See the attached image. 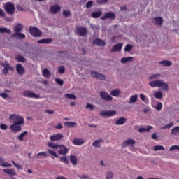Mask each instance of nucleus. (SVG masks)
<instances>
[{
    "label": "nucleus",
    "mask_w": 179,
    "mask_h": 179,
    "mask_svg": "<svg viewBox=\"0 0 179 179\" xmlns=\"http://www.w3.org/2000/svg\"><path fill=\"white\" fill-rule=\"evenodd\" d=\"M9 120L13 124L10 126V129L14 134H17L22 131V127L24 125V118L20 115L12 114L9 116Z\"/></svg>",
    "instance_id": "nucleus-1"
},
{
    "label": "nucleus",
    "mask_w": 179,
    "mask_h": 179,
    "mask_svg": "<svg viewBox=\"0 0 179 179\" xmlns=\"http://www.w3.org/2000/svg\"><path fill=\"white\" fill-rule=\"evenodd\" d=\"M149 85L151 87H162L163 90H166V92L169 91V85L166 83L162 81V80L151 81Z\"/></svg>",
    "instance_id": "nucleus-2"
},
{
    "label": "nucleus",
    "mask_w": 179,
    "mask_h": 179,
    "mask_svg": "<svg viewBox=\"0 0 179 179\" xmlns=\"http://www.w3.org/2000/svg\"><path fill=\"white\" fill-rule=\"evenodd\" d=\"M22 95L24 97H28L29 99H41V96H40L39 94H37L33 92V91H30V90H24L22 92Z\"/></svg>",
    "instance_id": "nucleus-3"
},
{
    "label": "nucleus",
    "mask_w": 179,
    "mask_h": 179,
    "mask_svg": "<svg viewBox=\"0 0 179 179\" xmlns=\"http://www.w3.org/2000/svg\"><path fill=\"white\" fill-rule=\"evenodd\" d=\"M29 31L33 37H41V34H43V32H41L38 28L35 27H29Z\"/></svg>",
    "instance_id": "nucleus-4"
},
{
    "label": "nucleus",
    "mask_w": 179,
    "mask_h": 179,
    "mask_svg": "<svg viewBox=\"0 0 179 179\" xmlns=\"http://www.w3.org/2000/svg\"><path fill=\"white\" fill-rule=\"evenodd\" d=\"M5 10L8 15L15 14V5L10 2H7L5 4Z\"/></svg>",
    "instance_id": "nucleus-5"
},
{
    "label": "nucleus",
    "mask_w": 179,
    "mask_h": 179,
    "mask_svg": "<svg viewBox=\"0 0 179 179\" xmlns=\"http://www.w3.org/2000/svg\"><path fill=\"white\" fill-rule=\"evenodd\" d=\"M99 97L101 100H103V101H113V96H110L107 92L101 91L99 93Z\"/></svg>",
    "instance_id": "nucleus-6"
},
{
    "label": "nucleus",
    "mask_w": 179,
    "mask_h": 179,
    "mask_svg": "<svg viewBox=\"0 0 179 179\" xmlns=\"http://www.w3.org/2000/svg\"><path fill=\"white\" fill-rule=\"evenodd\" d=\"M107 19H110L114 20L115 19V14L111 11L105 13L102 17H101V20H107Z\"/></svg>",
    "instance_id": "nucleus-7"
},
{
    "label": "nucleus",
    "mask_w": 179,
    "mask_h": 179,
    "mask_svg": "<svg viewBox=\"0 0 179 179\" xmlns=\"http://www.w3.org/2000/svg\"><path fill=\"white\" fill-rule=\"evenodd\" d=\"M77 34H78V36H80L81 37H85V36H86V34H87V29L86 27H77L76 28Z\"/></svg>",
    "instance_id": "nucleus-8"
},
{
    "label": "nucleus",
    "mask_w": 179,
    "mask_h": 179,
    "mask_svg": "<svg viewBox=\"0 0 179 179\" xmlns=\"http://www.w3.org/2000/svg\"><path fill=\"white\" fill-rule=\"evenodd\" d=\"M117 115V111L115 110H103L100 113L101 117H114Z\"/></svg>",
    "instance_id": "nucleus-9"
},
{
    "label": "nucleus",
    "mask_w": 179,
    "mask_h": 179,
    "mask_svg": "<svg viewBox=\"0 0 179 179\" xmlns=\"http://www.w3.org/2000/svg\"><path fill=\"white\" fill-rule=\"evenodd\" d=\"M58 149L59 150H58L57 153L59 155H62L63 156L68 155V152H69V149L66 148L64 144L59 145Z\"/></svg>",
    "instance_id": "nucleus-10"
},
{
    "label": "nucleus",
    "mask_w": 179,
    "mask_h": 179,
    "mask_svg": "<svg viewBox=\"0 0 179 179\" xmlns=\"http://www.w3.org/2000/svg\"><path fill=\"white\" fill-rule=\"evenodd\" d=\"M1 66H3V68H4L3 69V73H4V75L6 76V75H8L9 71H13V67L10 66V64H9V63H4V64H1Z\"/></svg>",
    "instance_id": "nucleus-11"
},
{
    "label": "nucleus",
    "mask_w": 179,
    "mask_h": 179,
    "mask_svg": "<svg viewBox=\"0 0 179 179\" xmlns=\"http://www.w3.org/2000/svg\"><path fill=\"white\" fill-rule=\"evenodd\" d=\"M91 76L96 78V79H99L100 80H106V76L99 72L92 71Z\"/></svg>",
    "instance_id": "nucleus-12"
},
{
    "label": "nucleus",
    "mask_w": 179,
    "mask_h": 179,
    "mask_svg": "<svg viewBox=\"0 0 179 179\" xmlns=\"http://www.w3.org/2000/svg\"><path fill=\"white\" fill-rule=\"evenodd\" d=\"M60 10L61 6H59L58 4L53 5L50 8V12L52 15H57Z\"/></svg>",
    "instance_id": "nucleus-13"
},
{
    "label": "nucleus",
    "mask_w": 179,
    "mask_h": 179,
    "mask_svg": "<svg viewBox=\"0 0 179 179\" xmlns=\"http://www.w3.org/2000/svg\"><path fill=\"white\" fill-rule=\"evenodd\" d=\"M62 138H64V135H62V134H56L50 136V140L54 142L55 141H61Z\"/></svg>",
    "instance_id": "nucleus-14"
},
{
    "label": "nucleus",
    "mask_w": 179,
    "mask_h": 179,
    "mask_svg": "<svg viewBox=\"0 0 179 179\" xmlns=\"http://www.w3.org/2000/svg\"><path fill=\"white\" fill-rule=\"evenodd\" d=\"M16 71H17V73H18V75H24V73L26 72V71L24 70V68L20 64H17Z\"/></svg>",
    "instance_id": "nucleus-15"
},
{
    "label": "nucleus",
    "mask_w": 179,
    "mask_h": 179,
    "mask_svg": "<svg viewBox=\"0 0 179 179\" xmlns=\"http://www.w3.org/2000/svg\"><path fill=\"white\" fill-rule=\"evenodd\" d=\"M93 44L94 45H98L99 47H104V45H106V41L96 38L93 41Z\"/></svg>",
    "instance_id": "nucleus-16"
},
{
    "label": "nucleus",
    "mask_w": 179,
    "mask_h": 179,
    "mask_svg": "<svg viewBox=\"0 0 179 179\" xmlns=\"http://www.w3.org/2000/svg\"><path fill=\"white\" fill-rule=\"evenodd\" d=\"M152 22L156 24V26H162V24H163V17H155L152 19Z\"/></svg>",
    "instance_id": "nucleus-17"
},
{
    "label": "nucleus",
    "mask_w": 179,
    "mask_h": 179,
    "mask_svg": "<svg viewBox=\"0 0 179 179\" xmlns=\"http://www.w3.org/2000/svg\"><path fill=\"white\" fill-rule=\"evenodd\" d=\"M122 50V43H117L110 50V52H117L118 51H121Z\"/></svg>",
    "instance_id": "nucleus-18"
},
{
    "label": "nucleus",
    "mask_w": 179,
    "mask_h": 179,
    "mask_svg": "<svg viewBox=\"0 0 179 179\" xmlns=\"http://www.w3.org/2000/svg\"><path fill=\"white\" fill-rule=\"evenodd\" d=\"M11 37H14L15 38H20V40H24V38H26V35H24L23 33L17 32L13 34Z\"/></svg>",
    "instance_id": "nucleus-19"
},
{
    "label": "nucleus",
    "mask_w": 179,
    "mask_h": 179,
    "mask_svg": "<svg viewBox=\"0 0 179 179\" xmlns=\"http://www.w3.org/2000/svg\"><path fill=\"white\" fill-rule=\"evenodd\" d=\"M21 31H23V24L20 23H17L14 27V32L15 33H20Z\"/></svg>",
    "instance_id": "nucleus-20"
},
{
    "label": "nucleus",
    "mask_w": 179,
    "mask_h": 179,
    "mask_svg": "<svg viewBox=\"0 0 179 179\" xmlns=\"http://www.w3.org/2000/svg\"><path fill=\"white\" fill-rule=\"evenodd\" d=\"M103 15L102 10L94 11L92 13L91 16L93 19H99Z\"/></svg>",
    "instance_id": "nucleus-21"
},
{
    "label": "nucleus",
    "mask_w": 179,
    "mask_h": 179,
    "mask_svg": "<svg viewBox=\"0 0 179 179\" xmlns=\"http://www.w3.org/2000/svg\"><path fill=\"white\" fill-rule=\"evenodd\" d=\"M37 43L38 44H50V43H52V38L40 39Z\"/></svg>",
    "instance_id": "nucleus-22"
},
{
    "label": "nucleus",
    "mask_w": 179,
    "mask_h": 179,
    "mask_svg": "<svg viewBox=\"0 0 179 179\" xmlns=\"http://www.w3.org/2000/svg\"><path fill=\"white\" fill-rule=\"evenodd\" d=\"M0 166L1 167H12V164L8 162H5V159H3L2 157H0Z\"/></svg>",
    "instance_id": "nucleus-23"
},
{
    "label": "nucleus",
    "mask_w": 179,
    "mask_h": 179,
    "mask_svg": "<svg viewBox=\"0 0 179 179\" xmlns=\"http://www.w3.org/2000/svg\"><path fill=\"white\" fill-rule=\"evenodd\" d=\"M3 173L8 176H16V171L14 169H3Z\"/></svg>",
    "instance_id": "nucleus-24"
},
{
    "label": "nucleus",
    "mask_w": 179,
    "mask_h": 179,
    "mask_svg": "<svg viewBox=\"0 0 179 179\" xmlns=\"http://www.w3.org/2000/svg\"><path fill=\"white\" fill-rule=\"evenodd\" d=\"M150 129H153V127L147 126V128L140 127L138 129V132H140V134H143V132H149V131H150Z\"/></svg>",
    "instance_id": "nucleus-25"
},
{
    "label": "nucleus",
    "mask_w": 179,
    "mask_h": 179,
    "mask_svg": "<svg viewBox=\"0 0 179 179\" xmlns=\"http://www.w3.org/2000/svg\"><path fill=\"white\" fill-rule=\"evenodd\" d=\"M127 122V118L125 117H120L115 121L116 125H124Z\"/></svg>",
    "instance_id": "nucleus-26"
},
{
    "label": "nucleus",
    "mask_w": 179,
    "mask_h": 179,
    "mask_svg": "<svg viewBox=\"0 0 179 179\" xmlns=\"http://www.w3.org/2000/svg\"><path fill=\"white\" fill-rule=\"evenodd\" d=\"M73 145H76L77 146H80V145H83V143H85V141L81 138H75L73 141Z\"/></svg>",
    "instance_id": "nucleus-27"
},
{
    "label": "nucleus",
    "mask_w": 179,
    "mask_h": 179,
    "mask_svg": "<svg viewBox=\"0 0 179 179\" xmlns=\"http://www.w3.org/2000/svg\"><path fill=\"white\" fill-rule=\"evenodd\" d=\"M131 61H134V57H122L121 59L120 62L122 64H127V62H131Z\"/></svg>",
    "instance_id": "nucleus-28"
},
{
    "label": "nucleus",
    "mask_w": 179,
    "mask_h": 179,
    "mask_svg": "<svg viewBox=\"0 0 179 179\" xmlns=\"http://www.w3.org/2000/svg\"><path fill=\"white\" fill-rule=\"evenodd\" d=\"M42 75L45 78H51V72L48 69H44L42 71Z\"/></svg>",
    "instance_id": "nucleus-29"
},
{
    "label": "nucleus",
    "mask_w": 179,
    "mask_h": 179,
    "mask_svg": "<svg viewBox=\"0 0 179 179\" xmlns=\"http://www.w3.org/2000/svg\"><path fill=\"white\" fill-rule=\"evenodd\" d=\"M65 127H67V128H74V127H76L78 124H76L75 122H64Z\"/></svg>",
    "instance_id": "nucleus-30"
},
{
    "label": "nucleus",
    "mask_w": 179,
    "mask_h": 179,
    "mask_svg": "<svg viewBox=\"0 0 179 179\" xmlns=\"http://www.w3.org/2000/svg\"><path fill=\"white\" fill-rule=\"evenodd\" d=\"M129 145H131V146H134L135 145V140L133 139H128L124 141L123 143V146H128Z\"/></svg>",
    "instance_id": "nucleus-31"
},
{
    "label": "nucleus",
    "mask_w": 179,
    "mask_h": 179,
    "mask_svg": "<svg viewBox=\"0 0 179 179\" xmlns=\"http://www.w3.org/2000/svg\"><path fill=\"white\" fill-rule=\"evenodd\" d=\"M70 161L73 164V166H76L78 164V158L75 155H70Z\"/></svg>",
    "instance_id": "nucleus-32"
},
{
    "label": "nucleus",
    "mask_w": 179,
    "mask_h": 179,
    "mask_svg": "<svg viewBox=\"0 0 179 179\" xmlns=\"http://www.w3.org/2000/svg\"><path fill=\"white\" fill-rule=\"evenodd\" d=\"M136 101H138V94L132 95L130 97L129 104H131V103H136Z\"/></svg>",
    "instance_id": "nucleus-33"
},
{
    "label": "nucleus",
    "mask_w": 179,
    "mask_h": 179,
    "mask_svg": "<svg viewBox=\"0 0 179 179\" xmlns=\"http://www.w3.org/2000/svg\"><path fill=\"white\" fill-rule=\"evenodd\" d=\"M16 61L18 62H26V58L22 56L21 55H18L15 57Z\"/></svg>",
    "instance_id": "nucleus-34"
},
{
    "label": "nucleus",
    "mask_w": 179,
    "mask_h": 179,
    "mask_svg": "<svg viewBox=\"0 0 179 179\" xmlns=\"http://www.w3.org/2000/svg\"><path fill=\"white\" fill-rule=\"evenodd\" d=\"M154 97L158 99V100H162V99H163V93L157 91L154 94Z\"/></svg>",
    "instance_id": "nucleus-35"
},
{
    "label": "nucleus",
    "mask_w": 179,
    "mask_h": 179,
    "mask_svg": "<svg viewBox=\"0 0 179 179\" xmlns=\"http://www.w3.org/2000/svg\"><path fill=\"white\" fill-rule=\"evenodd\" d=\"M160 65H164V66H171V62L168 60H163L159 62Z\"/></svg>",
    "instance_id": "nucleus-36"
},
{
    "label": "nucleus",
    "mask_w": 179,
    "mask_h": 179,
    "mask_svg": "<svg viewBox=\"0 0 179 179\" xmlns=\"http://www.w3.org/2000/svg\"><path fill=\"white\" fill-rule=\"evenodd\" d=\"M64 97H66V99H69V100H76V96L73 94H66Z\"/></svg>",
    "instance_id": "nucleus-37"
},
{
    "label": "nucleus",
    "mask_w": 179,
    "mask_h": 179,
    "mask_svg": "<svg viewBox=\"0 0 179 179\" xmlns=\"http://www.w3.org/2000/svg\"><path fill=\"white\" fill-rule=\"evenodd\" d=\"M48 148H52V149H58L59 148V145L58 144H54L52 142L48 143Z\"/></svg>",
    "instance_id": "nucleus-38"
},
{
    "label": "nucleus",
    "mask_w": 179,
    "mask_h": 179,
    "mask_svg": "<svg viewBox=\"0 0 179 179\" xmlns=\"http://www.w3.org/2000/svg\"><path fill=\"white\" fill-rule=\"evenodd\" d=\"M110 94H111V96H119L120 95V90H118V89L113 90L110 92Z\"/></svg>",
    "instance_id": "nucleus-39"
},
{
    "label": "nucleus",
    "mask_w": 179,
    "mask_h": 179,
    "mask_svg": "<svg viewBox=\"0 0 179 179\" xmlns=\"http://www.w3.org/2000/svg\"><path fill=\"white\" fill-rule=\"evenodd\" d=\"M0 33H1L2 34L3 33H6L7 34H10L12 33V31H10V29H7L6 28L0 27Z\"/></svg>",
    "instance_id": "nucleus-40"
},
{
    "label": "nucleus",
    "mask_w": 179,
    "mask_h": 179,
    "mask_svg": "<svg viewBox=\"0 0 179 179\" xmlns=\"http://www.w3.org/2000/svg\"><path fill=\"white\" fill-rule=\"evenodd\" d=\"M26 135H27V131H23L22 133H21L17 137L18 141H23V138H24V136H26Z\"/></svg>",
    "instance_id": "nucleus-41"
},
{
    "label": "nucleus",
    "mask_w": 179,
    "mask_h": 179,
    "mask_svg": "<svg viewBox=\"0 0 179 179\" xmlns=\"http://www.w3.org/2000/svg\"><path fill=\"white\" fill-rule=\"evenodd\" d=\"M102 141H103L102 139L95 140V141L92 143V146H94V148L99 147V145H100V143H101Z\"/></svg>",
    "instance_id": "nucleus-42"
},
{
    "label": "nucleus",
    "mask_w": 179,
    "mask_h": 179,
    "mask_svg": "<svg viewBox=\"0 0 179 179\" xmlns=\"http://www.w3.org/2000/svg\"><path fill=\"white\" fill-rule=\"evenodd\" d=\"M173 127H174V122H171L169 124L165 125V126L161 127V129H170V128H171Z\"/></svg>",
    "instance_id": "nucleus-43"
},
{
    "label": "nucleus",
    "mask_w": 179,
    "mask_h": 179,
    "mask_svg": "<svg viewBox=\"0 0 179 179\" xmlns=\"http://www.w3.org/2000/svg\"><path fill=\"white\" fill-rule=\"evenodd\" d=\"M60 162H64L65 164H69V162L68 161V157L66 156H62L59 158Z\"/></svg>",
    "instance_id": "nucleus-44"
},
{
    "label": "nucleus",
    "mask_w": 179,
    "mask_h": 179,
    "mask_svg": "<svg viewBox=\"0 0 179 179\" xmlns=\"http://www.w3.org/2000/svg\"><path fill=\"white\" fill-rule=\"evenodd\" d=\"M162 108H163V103H162V102H158L155 106V110H157V111H162Z\"/></svg>",
    "instance_id": "nucleus-45"
},
{
    "label": "nucleus",
    "mask_w": 179,
    "mask_h": 179,
    "mask_svg": "<svg viewBox=\"0 0 179 179\" xmlns=\"http://www.w3.org/2000/svg\"><path fill=\"white\" fill-rule=\"evenodd\" d=\"M155 152H157L159 150H164V147L163 145H155L154 146Z\"/></svg>",
    "instance_id": "nucleus-46"
},
{
    "label": "nucleus",
    "mask_w": 179,
    "mask_h": 179,
    "mask_svg": "<svg viewBox=\"0 0 179 179\" xmlns=\"http://www.w3.org/2000/svg\"><path fill=\"white\" fill-rule=\"evenodd\" d=\"M48 153H50V155H52V156H54V157H56L57 159H58V157H59V156L58 155H57V152H55V151H54V150L48 149Z\"/></svg>",
    "instance_id": "nucleus-47"
},
{
    "label": "nucleus",
    "mask_w": 179,
    "mask_h": 179,
    "mask_svg": "<svg viewBox=\"0 0 179 179\" xmlns=\"http://www.w3.org/2000/svg\"><path fill=\"white\" fill-rule=\"evenodd\" d=\"M171 134L173 135H177V134H179V126L172 129Z\"/></svg>",
    "instance_id": "nucleus-48"
},
{
    "label": "nucleus",
    "mask_w": 179,
    "mask_h": 179,
    "mask_svg": "<svg viewBox=\"0 0 179 179\" xmlns=\"http://www.w3.org/2000/svg\"><path fill=\"white\" fill-rule=\"evenodd\" d=\"M106 177L107 179H111L113 177H114V173L111 171L107 172L106 173Z\"/></svg>",
    "instance_id": "nucleus-49"
},
{
    "label": "nucleus",
    "mask_w": 179,
    "mask_h": 179,
    "mask_svg": "<svg viewBox=\"0 0 179 179\" xmlns=\"http://www.w3.org/2000/svg\"><path fill=\"white\" fill-rule=\"evenodd\" d=\"M132 48V45L127 44L124 48V51H126L127 52H129V51H131Z\"/></svg>",
    "instance_id": "nucleus-50"
},
{
    "label": "nucleus",
    "mask_w": 179,
    "mask_h": 179,
    "mask_svg": "<svg viewBox=\"0 0 179 179\" xmlns=\"http://www.w3.org/2000/svg\"><path fill=\"white\" fill-rule=\"evenodd\" d=\"M55 81L56 83H58V85H60V86H62L64 85V80L61 78H55Z\"/></svg>",
    "instance_id": "nucleus-51"
},
{
    "label": "nucleus",
    "mask_w": 179,
    "mask_h": 179,
    "mask_svg": "<svg viewBox=\"0 0 179 179\" xmlns=\"http://www.w3.org/2000/svg\"><path fill=\"white\" fill-rule=\"evenodd\" d=\"M63 16H64L65 17H69V16H71V11L69 10L63 11Z\"/></svg>",
    "instance_id": "nucleus-52"
},
{
    "label": "nucleus",
    "mask_w": 179,
    "mask_h": 179,
    "mask_svg": "<svg viewBox=\"0 0 179 179\" xmlns=\"http://www.w3.org/2000/svg\"><path fill=\"white\" fill-rule=\"evenodd\" d=\"M98 5H104V3H107L108 0H96Z\"/></svg>",
    "instance_id": "nucleus-53"
},
{
    "label": "nucleus",
    "mask_w": 179,
    "mask_h": 179,
    "mask_svg": "<svg viewBox=\"0 0 179 179\" xmlns=\"http://www.w3.org/2000/svg\"><path fill=\"white\" fill-rule=\"evenodd\" d=\"M173 150H178L179 151V146L178 145H173L169 148L170 152H173Z\"/></svg>",
    "instance_id": "nucleus-54"
},
{
    "label": "nucleus",
    "mask_w": 179,
    "mask_h": 179,
    "mask_svg": "<svg viewBox=\"0 0 179 179\" xmlns=\"http://www.w3.org/2000/svg\"><path fill=\"white\" fill-rule=\"evenodd\" d=\"M86 108H90V111H93V110H94V105H92L90 103H87Z\"/></svg>",
    "instance_id": "nucleus-55"
},
{
    "label": "nucleus",
    "mask_w": 179,
    "mask_h": 179,
    "mask_svg": "<svg viewBox=\"0 0 179 179\" xmlns=\"http://www.w3.org/2000/svg\"><path fill=\"white\" fill-rule=\"evenodd\" d=\"M40 156H45V157H47V156H48V155H47V152H38L37 155H36V157H38Z\"/></svg>",
    "instance_id": "nucleus-56"
},
{
    "label": "nucleus",
    "mask_w": 179,
    "mask_h": 179,
    "mask_svg": "<svg viewBox=\"0 0 179 179\" xmlns=\"http://www.w3.org/2000/svg\"><path fill=\"white\" fill-rule=\"evenodd\" d=\"M86 8L87 9H90V8L91 6H93V1H89L87 3H86Z\"/></svg>",
    "instance_id": "nucleus-57"
},
{
    "label": "nucleus",
    "mask_w": 179,
    "mask_h": 179,
    "mask_svg": "<svg viewBox=\"0 0 179 179\" xmlns=\"http://www.w3.org/2000/svg\"><path fill=\"white\" fill-rule=\"evenodd\" d=\"M0 128L3 131H6V129H8V125H6V124H0Z\"/></svg>",
    "instance_id": "nucleus-58"
},
{
    "label": "nucleus",
    "mask_w": 179,
    "mask_h": 179,
    "mask_svg": "<svg viewBox=\"0 0 179 179\" xmlns=\"http://www.w3.org/2000/svg\"><path fill=\"white\" fill-rule=\"evenodd\" d=\"M140 99L142 100V101H146L148 100V98H146V96L143 94H140Z\"/></svg>",
    "instance_id": "nucleus-59"
},
{
    "label": "nucleus",
    "mask_w": 179,
    "mask_h": 179,
    "mask_svg": "<svg viewBox=\"0 0 179 179\" xmlns=\"http://www.w3.org/2000/svg\"><path fill=\"white\" fill-rule=\"evenodd\" d=\"M59 73H64V72H65V67H64L63 66H60L59 68Z\"/></svg>",
    "instance_id": "nucleus-60"
},
{
    "label": "nucleus",
    "mask_w": 179,
    "mask_h": 179,
    "mask_svg": "<svg viewBox=\"0 0 179 179\" xmlns=\"http://www.w3.org/2000/svg\"><path fill=\"white\" fill-rule=\"evenodd\" d=\"M160 76V74H153L150 77V79H157Z\"/></svg>",
    "instance_id": "nucleus-61"
},
{
    "label": "nucleus",
    "mask_w": 179,
    "mask_h": 179,
    "mask_svg": "<svg viewBox=\"0 0 179 179\" xmlns=\"http://www.w3.org/2000/svg\"><path fill=\"white\" fill-rule=\"evenodd\" d=\"M81 179H90V177L87 175H81L79 176Z\"/></svg>",
    "instance_id": "nucleus-62"
},
{
    "label": "nucleus",
    "mask_w": 179,
    "mask_h": 179,
    "mask_svg": "<svg viewBox=\"0 0 179 179\" xmlns=\"http://www.w3.org/2000/svg\"><path fill=\"white\" fill-rule=\"evenodd\" d=\"M0 96L3 97V99H6V97H8V94H6L5 92H2L0 94Z\"/></svg>",
    "instance_id": "nucleus-63"
},
{
    "label": "nucleus",
    "mask_w": 179,
    "mask_h": 179,
    "mask_svg": "<svg viewBox=\"0 0 179 179\" xmlns=\"http://www.w3.org/2000/svg\"><path fill=\"white\" fill-rule=\"evenodd\" d=\"M15 167H17V169H23V166L19 164H15V165H14Z\"/></svg>",
    "instance_id": "nucleus-64"
}]
</instances>
